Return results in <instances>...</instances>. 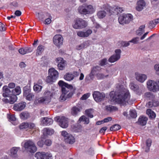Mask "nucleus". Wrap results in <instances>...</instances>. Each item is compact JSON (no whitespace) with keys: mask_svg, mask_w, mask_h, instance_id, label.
Returning a JSON list of instances; mask_svg holds the SVG:
<instances>
[{"mask_svg":"<svg viewBox=\"0 0 159 159\" xmlns=\"http://www.w3.org/2000/svg\"><path fill=\"white\" fill-rule=\"evenodd\" d=\"M120 126L119 125L115 124L111 126L110 128L111 131H116L120 129Z\"/></svg>","mask_w":159,"mask_h":159,"instance_id":"nucleus-48","label":"nucleus"},{"mask_svg":"<svg viewBox=\"0 0 159 159\" xmlns=\"http://www.w3.org/2000/svg\"><path fill=\"white\" fill-rule=\"evenodd\" d=\"M116 94L114 92H111L110 94L111 101L123 105L126 103L129 104L130 96L129 91L120 84L116 85Z\"/></svg>","mask_w":159,"mask_h":159,"instance_id":"nucleus-1","label":"nucleus"},{"mask_svg":"<svg viewBox=\"0 0 159 159\" xmlns=\"http://www.w3.org/2000/svg\"><path fill=\"white\" fill-rule=\"evenodd\" d=\"M30 116V114L27 111H25L21 112L20 114V118L23 120H26Z\"/></svg>","mask_w":159,"mask_h":159,"instance_id":"nucleus-32","label":"nucleus"},{"mask_svg":"<svg viewBox=\"0 0 159 159\" xmlns=\"http://www.w3.org/2000/svg\"><path fill=\"white\" fill-rule=\"evenodd\" d=\"M41 123L44 125H48L52 124L53 120L51 118L47 117L42 118L41 119Z\"/></svg>","mask_w":159,"mask_h":159,"instance_id":"nucleus-23","label":"nucleus"},{"mask_svg":"<svg viewBox=\"0 0 159 159\" xmlns=\"http://www.w3.org/2000/svg\"><path fill=\"white\" fill-rule=\"evenodd\" d=\"M152 140L150 139H148L146 142V147L144 148L146 152H148L150 150V148L151 145Z\"/></svg>","mask_w":159,"mask_h":159,"instance_id":"nucleus-34","label":"nucleus"},{"mask_svg":"<svg viewBox=\"0 0 159 159\" xmlns=\"http://www.w3.org/2000/svg\"><path fill=\"white\" fill-rule=\"evenodd\" d=\"M136 79L139 82L141 83H143L147 79V75L144 74L135 73Z\"/></svg>","mask_w":159,"mask_h":159,"instance_id":"nucleus-21","label":"nucleus"},{"mask_svg":"<svg viewBox=\"0 0 159 159\" xmlns=\"http://www.w3.org/2000/svg\"><path fill=\"white\" fill-rule=\"evenodd\" d=\"M107 63V60L106 59H104L102 60L100 63V65L101 66H103Z\"/></svg>","mask_w":159,"mask_h":159,"instance_id":"nucleus-56","label":"nucleus"},{"mask_svg":"<svg viewBox=\"0 0 159 159\" xmlns=\"http://www.w3.org/2000/svg\"><path fill=\"white\" fill-rule=\"evenodd\" d=\"M80 111V109L76 107H73L72 109L71 113L73 115L76 116Z\"/></svg>","mask_w":159,"mask_h":159,"instance_id":"nucleus-44","label":"nucleus"},{"mask_svg":"<svg viewBox=\"0 0 159 159\" xmlns=\"http://www.w3.org/2000/svg\"><path fill=\"white\" fill-rule=\"evenodd\" d=\"M78 11L80 14L85 15L91 14L94 11L93 6L91 5H88L85 8H84L82 6L79 7Z\"/></svg>","mask_w":159,"mask_h":159,"instance_id":"nucleus-9","label":"nucleus"},{"mask_svg":"<svg viewBox=\"0 0 159 159\" xmlns=\"http://www.w3.org/2000/svg\"><path fill=\"white\" fill-rule=\"evenodd\" d=\"M43 131V134L45 135H51L54 132V130L53 129L47 128L44 129Z\"/></svg>","mask_w":159,"mask_h":159,"instance_id":"nucleus-31","label":"nucleus"},{"mask_svg":"<svg viewBox=\"0 0 159 159\" xmlns=\"http://www.w3.org/2000/svg\"><path fill=\"white\" fill-rule=\"evenodd\" d=\"M86 114L89 117L92 118L93 117L92 114V109H89L85 111Z\"/></svg>","mask_w":159,"mask_h":159,"instance_id":"nucleus-49","label":"nucleus"},{"mask_svg":"<svg viewBox=\"0 0 159 159\" xmlns=\"http://www.w3.org/2000/svg\"><path fill=\"white\" fill-rule=\"evenodd\" d=\"M32 51L33 49L31 48L27 47L20 49L18 51L21 54L25 55L31 52Z\"/></svg>","mask_w":159,"mask_h":159,"instance_id":"nucleus-24","label":"nucleus"},{"mask_svg":"<svg viewBox=\"0 0 159 159\" xmlns=\"http://www.w3.org/2000/svg\"><path fill=\"white\" fill-rule=\"evenodd\" d=\"M64 78L66 80L70 81L74 79V76L72 74L67 73L64 75Z\"/></svg>","mask_w":159,"mask_h":159,"instance_id":"nucleus-38","label":"nucleus"},{"mask_svg":"<svg viewBox=\"0 0 159 159\" xmlns=\"http://www.w3.org/2000/svg\"><path fill=\"white\" fill-rule=\"evenodd\" d=\"M35 157L36 159H52L51 154L44 152H37Z\"/></svg>","mask_w":159,"mask_h":159,"instance_id":"nucleus-11","label":"nucleus"},{"mask_svg":"<svg viewBox=\"0 0 159 159\" xmlns=\"http://www.w3.org/2000/svg\"><path fill=\"white\" fill-rule=\"evenodd\" d=\"M29 128L30 129H33L35 128V125L32 123H29Z\"/></svg>","mask_w":159,"mask_h":159,"instance_id":"nucleus-63","label":"nucleus"},{"mask_svg":"<svg viewBox=\"0 0 159 159\" xmlns=\"http://www.w3.org/2000/svg\"><path fill=\"white\" fill-rule=\"evenodd\" d=\"M44 144V141L42 139H41L38 141L37 143V144L40 147H43V145Z\"/></svg>","mask_w":159,"mask_h":159,"instance_id":"nucleus-57","label":"nucleus"},{"mask_svg":"<svg viewBox=\"0 0 159 159\" xmlns=\"http://www.w3.org/2000/svg\"><path fill=\"white\" fill-rule=\"evenodd\" d=\"M7 117L10 121H15L16 120V118L14 115H8Z\"/></svg>","mask_w":159,"mask_h":159,"instance_id":"nucleus-53","label":"nucleus"},{"mask_svg":"<svg viewBox=\"0 0 159 159\" xmlns=\"http://www.w3.org/2000/svg\"><path fill=\"white\" fill-rule=\"evenodd\" d=\"M90 94L89 93H88L84 94L80 98L82 100H84L88 98L90 96Z\"/></svg>","mask_w":159,"mask_h":159,"instance_id":"nucleus-58","label":"nucleus"},{"mask_svg":"<svg viewBox=\"0 0 159 159\" xmlns=\"http://www.w3.org/2000/svg\"><path fill=\"white\" fill-rule=\"evenodd\" d=\"M63 40V37L60 34L55 35L53 39V43L57 47H60L62 45Z\"/></svg>","mask_w":159,"mask_h":159,"instance_id":"nucleus-13","label":"nucleus"},{"mask_svg":"<svg viewBox=\"0 0 159 159\" xmlns=\"http://www.w3.org/2000/svg\"><path fill=\"white\" fill-rule=\"evenodd\" d=\"M93 31L90 29H86L84 31H78L77 32V34L78 36L81 38H86L88 37L92 33Z\"/></svg>","mask_w":159,"mask_h":159,"instance_id":"nucleus-17","label":"nucleus"},{"mask_svg":"<svg viewBox=\"0 0 159 159\" xmlns=\"http://www.w3.org/2000/svg\"><path fill=\"white\" fill-rule=\"evenodd\" d=\"M101 70L100 67L97 66L93 67L92 69L91 72L90 74V76L91 79L93 78V76L98 74V72L100 71Z\"/></svg>","mask_w":159,"mask_h":159,"instance_id":"nucleus-27","label":"nucleus"},{"mask_svg":"<svg viewBox=\"0 0 159 159\" xmlns=\"http://www.w3.org/2000/svg\"><path fill=\"white\" fill-rule=\"evenodd\" d=\"M16 85L14 83H10L8 84V86H7L10 89H13L15 87Z\"/></svg>","mask_w":159,"mask_h":159,"instance_id":"nucleus-64","label":"nucleus"},{"mask_svg":"<svg viewBox=\"0 0 159 159\" xmlns=\"http://www.w3.org/2000/svg\"><path fill=\"white\" fill-rule=\"evenodd\" d=\"M139 40V38L138 37H136L134 38L131 40L129 41L130 43H132L134 44L138 43Z\"/></svg>","mask_w":159,"mask_h":159,"instance_id":"nucleus-50","label":"nucleus"},{"mask_svg":"<svg viewBox=\"0 0 159 159\" xmlns=\"http://www.w3.org/2000/svg\"><path fill=\"white\" fill-rule=\"evenodd\" d=\"M54 120L55 121L58 122L59 125L62 128H65L68 126V119L64 116L55 117Z\"/></svg>","mask_w":159,"mask_h":159,"instance_id":"nucleus-10","label":"nucleus"},{"mask_svg":"<svg viewBox=\"0 0 159 159\" xmlns=\"http://www.w3.org/2000/svg\"><path fill=\"white\" fill-rule=\"evenodd\" d=\"M79 121L80 122H84L85 124H88L89 123V119L84 116L80 117L79 119Z\"/></svg>","mask_w":159,"mask_h":159,"instance_id":"nucleus-43","label":"nucleus"},{"mask_svg":"<svg viewBox=\"0 0 159 159\" xmlns=\"http://www.w3.org/2000/svg\"><path fill=\"white\" fill-rule=\"evenodd\" d=\"M82 44L83 45V48H87L90 45L89 42L88 41H85Z\"/></svg>","mask_w":159,"mask_h":159,"instance_id":"nucleus-61","label":"nucleus"},{"mask_svg":"<svg viewBox=\"0 0 159 159\" xmlns=\"http://www.w3.org/2000/svg\"><path fill=\"white\" fill-rule=\"evenodd\" d=\"M130 88L132 90L136 92L137 93H138L137 92H139V86L136 84H135L133 83H131L129 85Z\"/></svg>","mask_w":159,"mask_h":159,"instance_id":"nucleus-37","label":"nucleus"},{"mask_svg":"<svg viewBox=\"0 0 159 159\" xmlns=\"http://www.w3.org/2000/svg\"><path fill=\"white\" fill-rule=\"evenodd\" d=\"M147 114L148 115L149 117L153 119L155 118L156 114L151 109H148L146 111Z\"/></svg>","mask_w":159,"mask_h":159,"instance_id":"nucleus-40","label":"nucleus"},{"mask_svg":"<svg viewBox=\"0 0 159 159\" xmlns=\"http://www.w3.org/2000/svg\"><path fill=\"white\" fill-rule=\"evenodd\" d=\"M46 16V18L44 21V24L46 25L49 24L51 22V19L52 17L51 15L49 13H47Z\"/></svg>","mask_w":159,"mask_h":159,"instance_id":"nucleus-39","label":"nucleus"},{"mask_svg":"<svg viewBox=\"0 0 159 159\" xmlns=\"http://www.w3.org/2000/svg\"><path fill=\"white\" fill-rule=\"evenodd\" d=\"M21 93V89L20 87L19 86H17L13 89L12 90V94L16 96L19 95Z\"/></svg>","mask_w":159,"mask_h":159,"instance_id":"nucleus-35","label":"nucleus"},{"mask_svg":"<svg viewBox=\"0 0 159 159\" xmlns=\"http://www.w3.org/2000/svg\"><path fill=\"white\" fill-rule=\"evenodd\" d=\"M130 116L133 118H135L137 116L136 112L135 110H132L130 111Z\"/></svg>","mask_w":159,"mask_h":159,"instance_id":"nucleus-52","label":"nucleus"},{"mask_svg":"<svg viewBox=\"0 0 159 159\" xmlns=\"http://www.w3.org/2000/svg\"><path fill=\"white\" fill-rule=\"evenodd\" d=\"M49 75L56 80L58 76V73L57 71L53 68L50 69L48 70Z\"/></svg>","mask_w":159,"mask_h":159,"instance_id":"nucleus-25","label":"nucleus"},{"mask_svg":"<svg viewBox=\"0 0 159 159\" xmlns=\"http://www.w3.org/2000/svg\"><path fill=\"white\" fill-rule=\"evenodd\" d=\"M93 96L94 100L97 102L102 101L105 97L104 93H101L98 91H94Z\"/></svg>","mask_w":159,"mask_h":159,"instance_id":"nucleus-14","label":"nucleus"},{"mask_svg":"<svg viewBox=\"0 0 159 159\" xmlns=\"http://www.w3.org/2000/svg\"><path fill=\"white\" fill-rule=\"evenodd\" d=\"M44 143L47 146H49L52 144V141L50 140L46 139L44 142Z\"/></svg>","mask_w":159,"mask_h":159,"instance_id":"nucleus-60","label":"nucleus"},{"mask_svg":"<svg viewBox=\"0 0 159 159\" xmlns=\"http://www.w3.org/2000/svg\"><path fill=\"white\" fill-rule=\"evenodd\" d=\"M26 105V103L25 102L16 103L14 105L13 108L15 111H21L25 108Z\"/></svg>","mask_w":159,"mask_h":159,"instance_id":"nucleus-20","label":"nucleus"},{"mask_svg":"<svg viewBox=\"0 0 159 159\" xmlns=\"http://www.w3.org/2000/svg\"><path fill=\"white\" fill-rule=\"evenodd\" d=\"M116 108L112 105H108L106 106V110L109 111H112L116 110Z\"/></svg>","mask_w":159,"mask_h":159,"instance_id":"nucleus-51","label":"nucleus"},{"mask_svg":"<svg viewBox=\"0 0 159 159\" xmlns=\"http://www.w3.org/2000/svg\"><path fill=\"white\" fill-rule=\"evenodd\" d=\"M54 94L55 91L54 89H46L44 92L43 97L40 98L36 97L35 102L37 104H48L51 102L52 98Z\"/></svg>","mask_w":159,"mask_h":159,"instance_id":"nucleus-3","label":"nucleus"},{"mask_svg":"<svg viewBox=\"0 0 159 159\" xmlns=\"http://www.w3.org/2000/svg\"><path fill=\"white\" fill-rule=\"evenodd\" d=\"M147 120L148 118L147 117L141 116L139 118L138 123L141 125H144L146 124Z\"/></svg>","mask_w":159,"mask_h":159,"instance_id":"nucleus-29","label":"nucleus"},{"mask_svg":"<svg viewBox=\"0 0 159 159\" xmlns=\"http://www.w3.org/2000/svg\"><path fill=\"white\" fill-rule=\"evenodd\" d=\"M48 13L40 12L36 13V16L39 18L40 20H42L46 17V14Z\"/></svg>","mask_w":159,"mask_h":159,"instance_id":"nucleus-42","label":"nucleus"},{"mask_svg":"<svg viewBox=\"0 0 159 159\" xmlns=\"http://www.w3.org/2000/svg\"><path fill=\"white\" fill-rule=\"evenodd\" d=\"M45 47L42 45H39L37 47L36 50V55L37 56L41 55L44 51Z\"/></svg>","mask_w":159,"mask_h":159,"instance_id":"nucleus-33","label":"nucleus"},{"mask_svg":"<svg viewBox=\"0 0 159 159\" xmlns=\"http://www.w3.org/2000/svg\"><path fill=\"white\" fill-rule=\"evenodd\" d=\"M20 149L19 147H14L12 148L10 150V155L12 157H17L18 156L17 152Z\"/></svg>","mask_w":159,"mask_h":159,"instance_id":"nucleus-28","label":"nucleus"},{"mask_svg":"<svg viewBox=\"0 0 159 159\" xmlns=\"http://www.w3.org/2000/svg\"><path fill=\"white\" fill-rule=\"evenodd\" d=\"M147 88L150 91L156 92L159 91V85L154 80H149L147 82Z\"/></svg>","mask_w":159,"mask_h":159,"instance_id":"nucleus-8","label":"nucleus"},{"mask_svg":"<svg viewBox=\"0 0 159 159\" xmlns=\"http://www.w3.org/2000/svg\"><path fill=\"white\" fill-rule=\"evenodd\" d=\"M115 53L111 56L108 59V61L111 63L114 62L120 58L121 51L120 49H116L115 50Z\"/></svg>","mask_w":159,"mask_h":159,"instance_id":"nucleus-12","label":"nucleus"},{"mask_svg":"<svg viewBox=\"0 0 159 159\" xmlns=\"http://www.w3.org/2000/svg\"><path fill=\"white\" fill-rule=\"evenodd\" d=\"M29 123H23L19 125V128L21 129L28 130L29 129Z\"/></svg>","mask_w":159,"mask_h":159,"instance_id":"nucleus-45","label":"nucleus"},{"mask_svg":"<svg viewBox=\"0 0 159 159\" xmlns=\"http://www.w3.org/2000/svg\"><path fill=\"white\" fill-rule=\"evenodd\" d=\"M145 27V25H141L139 29L136 31L137 34L139 36L143 34L144 32Z\"/></svg>","mask_w":159,"mask_h":159,"instance_id":"nucleus-36","label":"nucleus"},{"mask_svg":"<svg viewBox=\"0 0 159 159\" xmlns=\"http://www.w3.org/2000/svg\"><path fill=\"white\" fill-rule=\"evenodd\" d=\"M3 96L5 98H7L12 94V91L10 90L7 86H4L3 87Z\"/></svg>","mask_w":159,"mask_h":159,"instance_id":"nucleus-22","label":"nucleus"},{"mask_svg":"<svg viewBox=\"0 0 159 159\" xmlns=\"http://www.w3.org/2000/svg\"><path fill=\"white\" fill-rule=\"evenodd\" d=\"M146 3L144 0H139L137 2L136 9L138 11H140L143 9Z\"/></svg>","mask_w":159,"mask_h":159,"instance_id":"nucleus-26","label":"nucleus"},{"mask_svg":"<svg viewBox=\"0 0 159 159\" xmlns=\"http://www.w3.org/2000/svg\"><path fill=\"white\" fill-rule=\"evenodd\" d=\"M61 135L64 138L65 142L70 144H72L75 142V138L71 134L68 133L65 131L61 132Z\"/></svg>","mask_w":159,"mask_h":159,"instance_id":"nucleus-7","label":"nucleus"},{"mask_svg":"<svg viewBox=\"0 0 159 159\" xmlns=\"http://www.w3.org/2000/svg\"><path fill=\"white\" fill-rule=\"evenodd\" d=\"M87 22L82 19H77L74 21L72 24L73 27L76 29H83L88 25Z\"/></svg>","mask_w":159,"mask_h":159,"instance_id":"nucleus-5","label":"nucleus"},{"mask_svg":"<svg viewBox=\"0 0 159 159\" xmlns=\"http://www.w3.org/2000/svg\"><path fill=\"white\" fill-rule=\"evenodd\" d=\"M59 85L61 87L62 94L60 97V100L62 101L66 100L67 98L71 97L73 93L70 90L72 89L73 86L66 83L62 80H60L58 83Z\"/></svg>","mask_w":159,"mask_h":159,"instance_id":"nucleus-2","label":"nucleus"},{"mask_svg":"<svg viewBox=\"0 0 159 159\" xmlns=\"http://www.w3.org/2000/svg\"><path fill=\"white\" fill-rule=\"evenodd\" d=\"M23 96L28 100L31 101L34 97V95L33 93H30V90L27 88L24 89Z\"/></svg>","mask_w":159,"mask_h":159,"instance_id":"nucleus-16","label":"nucleus"},{"mask_svg":"<svg viewBox=\"0 0 159 159\" xmlns=\"http://www.w3.org/2000/svg\"><path fill=\"white\" fill-rule=\"evenodd\" d=\"M17 99V97L15 95L12 94L7 98H4L3 99V101L6 103H9L10 104H13Z\"/></svg>","mask_w":159,"mask_h":159,"instance_id":"nucleus-19","label":"nucleus"},{"mask_svg":"<svg viewBox=\"0 0 159 159\" xmlns=\"http://www.w3.org/2000/svg\"><path fill=\"white\" fill-rule=\"evenodd\" d=\"M154 69L156 74L159 75V64H157L154 66Z\"/></svg>","mask_w":159,"mask_h":159,"instance_id":"nucleus-55","label":"nucleus"},{"mask_svg":"<svg viewBox=\"0 0 159 159\" xmlns=\"http://www.w3.org/2000/svg\"><path fill=\"white\" fill-rule=\"evenodd\" d=\"M107 6V11H109L111 13L113 12L118 14L122 12L123 11V9L122 7H119L118 6H114L111 7L108 5Z\"/></svg>","mask_w":159,"mask_h":159,"instance_id":"nucleus-15","label":"nucleus"},{"mask_svg":"<svg viewBox=\"0 0 159 159\" xmlns=\"http://www.w3.org/2000/svg\"><path fill=\"white\" fill-rule=\"evenodd\" d=\"M56 80L54 78L53 79V77L49 75L47 77L46 82L48 83L52 84L53 82H54Z\"/></svg>","mask_w":159,"mask_h":159,"instance_id":"nucleus-47","label":"nucleus"},{"mask_svg":"<svg viewBox=\"0 0 159 159\" xmlns=\"http://www.w3.org/2000/svg\"><path fill=\"white\" fill-rule=\"evenodd\" d=\"M96 76L98 79H103L105 77H106L107 76V75H105L102 74L98 73V74H97Z\"/></svg>","mask_w":159,"mask_h":159,"instance_id":"nucleus-54","label":"nucleus"},{"mask_svg":"<svg viewBox=\"0 0 159 159\" xmlns=\"http://www.w3.org/2000/svg\"><path fill=\"white\" fill-rule=\"evenodd\" d=\"M5 30V25L0 22V31H3Z\"/></svg>","mask_w":159,"mask_h":159,"instance_id":"nucleus-59","label":"nucleus"},{"mask_svg":"<svg viewBox=\"0 0 159 159\" xmlns=\"http://www.w3.org/2000/svg\"><path fill=\"white\" fill-rule=\"evenodd\" d=\"M144 97L149 99H152L155 97L151 93L149 92L145 93L144 94Z\"/></svg>","mask_w":159,"mask_h":159,"instance_id":"nucleus-46","label":"nucleus"},{"mask_svg":"<svg viewBox=\"0 0 159 159\" xmlns=\"http://www.w3.org/2000/svg\"><path fill=\"white\" fill-rule=\"evenodd\" d=\"M23 147L27 152L34 153L37 150V148L34 143L31 140H25Z\"/></svg>","mask_w":159,"mask_h":159,"instance_id":"nucleus-4","label":"nucleus"},{"mask_svg":"<svg viewBox=\"0 0 159 159\" xmlns=\"http://www.w3.org/2000/svg\"><path fill=\"white\" fill-rule=\"evenodd\" d=\"M43 88V87L37 83H34L33 87L34 91L36 93H38L40 92Z\"/></svg>","mask_w":159,"mask_h":159,"instance_id":"nucleus-30","label":"nucleus"},{"mask_svg":"<svg viewBox=\"0 0 159 159\" xmlns=\"http://www.w3.org/2000/svg\"><path fill=\"white\" fill-rule=\"evenodd\" d=\"M156 24L154 22V20L150 22L149 26L150 28L154 27Z\"/></svg>","mask_w":159,"mask_h":159,"instance_id":"nucleus-62","label":"nucleus"},{"mask_svg":"<svg viewBox=\"0 0 159 159\" xmlns=\"http://www.w3.org/2000/svg\"><path fill=\"white\" fill-rule=\"evenodd\" d=\"M56 61L58 63L57 66L58 69L60 70H63L66 65V61L61 57L57 58Z\"/></svg>","mask_w":159,"mask_h":159,"instance_id":"nucleus-18","label":"nucleus"},{"mask_svg":"<svg viewBox=\"0 0 159 159\" xmlns=\"http://www.w3.org/2000/svg\"><path fill=\"white\" fill-rule=\"evenodd\" d=\"M107 13L104 11H100L98 12L97 16L99 19H102L104 18L106 15Z\"/></svg>","mask_w":159,"mask_h":159,"instance_id":"nucleus-41","label":"nucleus"},{"mask_svg":"<svg viewBox=\"0 0 159 159\" xmlns=\"http://www.w3.org/2000/svg\"><path fill=\"white\" fill-rule=\"evenodd\" d=\"M133 16L130 14H123L119 17L118 21L121 24L129 23L133 20Z\"/></svg>","mask_w":159,"mask_h":159,"instance_id":"nucleus-6","label":"nucleus"}]
</instances>
